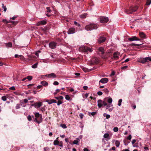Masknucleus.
I'll return each mask as SVG.
<instances>
[{
    "instance_id": "nucleus-35",
    "label": "nucleus",
    "mask_w": 151,
    "mask_h": 151,
    "mask_svg": "<svg viewBox=\"0 0 151 151\" xmlns=\"http://www.w3.org/2000/svg\"><path fill=\"white\" fill-rule=\"evenodd\" d=\"M38 65V63H37L32 66V68H37V65Z\"/></svg>"
},
{
    "instance_id": "nucleus-13",
    "label": "nucleus",
    "mask_w": 151,
    "mask_h": 151,
    "mask_svg": "<svg viewBox=\"0 0 151 151\" xmlns=\"http://www.w3.org/2000/svg\"><path fill=\"white\" fill-rule=\"evenodd\" d=\"M139 35V36L143 39L146 38V35L142 32H140Z\"/></svg>"
},
{
    "instance_id": "nucleus-45",
    "label": "nucleus",
    "mask_w": 151,
    "mask_h": 151,
    "mask_svg": "<svg viewBox=\"0 0 151 151\" xmlns=\"http://www.w3.org/2000/svg\"><path fill=\"white\" fill-rule=\"evenodd\" d=\"M2 7L4 8V11L5 12L6 11V6H4V4H2Z\"/></svg>"
},
{
    "instance_id": "nucleus-31",
    "label": "nucleus",
    "mask_w": 151,
    "mask_h": 151,
    "mask_svg": "<svg viewBox=\"0 0 151 151\" xmlns=\"http://www.w3.org/2000/svg\"><path fill=\"white\" fill-rule=\"evenodd\" d=\"M20 106H22V104H17L15 107L16 109H18L20 108Z\"/></svg>"
},
{
    "instance_id": "nucleus-41",
    "label": "nucleus",
    "mask_w": 151,
    "mask_h": 151,
    "mask_svg": "<svg viewBox=\"0 0 151 151\" xmlns=\"http://www.w3.org/2000/svg\"><path fill=\"white\" fill-rule=\"evenodd\" d=\"M1 99L4 101H5L6 100V96H2L1 97Z\"/></svg>"
},
{
    "instance_id": "nucleus-63",
    "label": "nucleus",
    "mask_w": 151,
    "mask_h": 151,
    "mask_svg": "<svg viewBox=\"0 0 151 151\" xmlns=\"http://www.w3.org/2000/svg\"><path fill=\"white\" fill-rule=\"evenodd\" d=\"M110 117V116L109 114H107L106 116V117L107 119L109 118Z\"/></svg>"
},
{
    "instance_id": "nucleus-4",
    "label": "nucleus",
    "mask_w": 151,
    "mask_h": 151,
    "mask_svg": "<svg viewBox=\"0 0 151 151\" xmlns=\"http://www.w3.org/2000/svg\"><path fill=\"white\" fill-rule=\"evenodd\" d=\"M109 21V19L107 17H101L100 19V22L101 23H106Z\"/></svg>"
},
{
    "instance_id": "nucleus-21",
    "label": "nucleus",
    "mask_w": 151,
    "mask_h": 151,
    "mask_svg": "<svg viewBox=\"0 0 151 151\" xmlns=\"http://www.w3.org/2000/svg\"><path fill=\"white\" fill-rule=\"evenodd\" d=\"M41 83L45 86H47L48 84V83L45 81H41Z\"/></svg>"
},
{
    "instance_id": "nucleus-32",
    "label": "nucleus",
    "mask_w": 151,
    "mask_h": 151,
    "mask_svg": "<svg viewBox=\"0 0 151 151\" xmlns=\"http://www.w3.org/2000/svg\"><path fill=\"white\" fill-rule=\"evenodd\" d=\"M113 105L111 104H109L107 105L106 106V109H108L109 108V107H111Z\"/></svg>"
},
{
    "instance_id": "nucleus-22",
    "label": "nucleus",
    "mask_w": 151,
    "mask_h": 151,
    "mask_svg": "<svg viewBox=\"0 0 151 151\" xmlns=\"http://www.w3.org/2000/svg\"><path fill=\"white\" fill-rule=\"evenodd\" d=\"M58 137L57 138V139L55 140L53 142V144L55 145H58L59 143V141L57 140L58 139Z\"/></svg>"
},
{
    "instance_id": "nucleus-20",
    "label": "nucleus",
    "mask_w": 151,
    "mask_h": 151,
    "mask_svg": "<svg viewBox=\"0 0 151 151\" xmlns=\"http://www.w3.org/2000/svg\"><path fill=\"white\" fill-rule=\"evenodd\" d=\"M87 46H83L79 48L80 50L83 52H86Z\"/></svg>"
},
{
    "instance_id": "nucleus-56",
    "label": "nucleus",
    "mask_w": 151,
    "mask_h": 151,
    "mask_svg": "<svg viewBox=\"0 0 151 151\" xmlns=\"http://www.w3.org/2000/svg\"><path fill=\"white\" fill-rule=\"evenodd\" d=\"M19 57H20V59L21 60H23L24 59V57L22 55H20L19 56Z\"/></svg>"
},
{
    "instance_id": "nucleus-60",
    "label": "nucleus",
    "mask_w": 151,
    "mask_h": 151,
    "mask_svg": "<svg viewBox=\"0 0 151 151\" xmlns=\"http://www.w3.org/2000/svg\"><path fill=\"white\" fill-rule=\"evenodd\" d=\"M3 22H6V23H8L9 22L7 21L6 19H4L3 20Z\"/></svg>"
},
{
    "instance_id": "nucleus-64",
    "label": "nucleus",
    "mask_w": 151,
    "mask_h": 151,
    "mask_svg": "<svg viewBox=\"0 0 151 151\" xmlns=\"http://www.w3.org/2000/svg\"><path fill=\"white\" fill-rule=\"evenodd\" d=\"M79 116H80V117H81V118L82 119L83 118V114H79Z\"/></svg>"
},
{
    "instance_id": "nucleus-27",
    "label": "nucleus",
    "mask_w": 151,
    "mask_h": 151,
    "mask_svg": "<svg viewBox=\"0 0 151 151\" xmlns=\"http://www.w3.org/2000/svg\"><path fill=\"white\" fill-rule=\"evenodd\" d=\"M41 115L39 114L38 112L36 113H35V118H37L38 119V117H39Z\"/></svg>"
},
{
    "instance_id": "nucleus-7",
    "label": "nucleus",
    "mask_w": 151,
    "mask_h": 151,
    "mask_svg": "<svg viewBox=\"0 0 151 151\" xmlns=\"http://www.w3.org/2000/svg\"><path fill=\"white\" fill-rule=\"evenodd\" d=\"M49 45L50 48L54 49L56 47L57 43L54 42H52L49 43Z\"/></svg>"
},
{
    "instance_id": "nucleus-58",
    "label": "nucleus",
    "mask_w": 151,
    "mask_h": 151,
    "mask_svg": "<svg viewBox=\"0 0 151 151\" xmlns=\"http://www.w3.org/2000/svg\"><path fill=\"white\" fill-rule=\"evenodd\" d=\"M102 93L101 91H98L97 92V94L99 96H101L102 95Z\"/></svg>"
},
{
    "instance_id": "nucleus-5",
    "label": "nucleus",
    "mask_w": 151,
    "mask_h": 151,
    "mask_svg": "<svg viewBox=\"0 0 151 151\" xmlns=\"http://www.w3.org/2000/svg\"><path fill=\"white\" fill-rule=\"evenodd\" d=\"M92 62H93L91 63L92 64H98L100 62V60L97 57H94L93 58Z\"/></svg>"
},
{
    "instance_id": "nucleus-6",
    "label": "nucleus",
    "mask_w": 151,
    "mask_h": 151,
    "mask_svg": "<svg viewBox=\"0 0 151 151\" xmlns=\"http://www.w3.org/2000/svg\"><path fill=\"white\" fill-rule=\"evenodd\" d=\"M119 55V53L117 52H115L113 54V56L111 58L112 59L116 60L118 59L119 57L118 56Z\"/></svg>"
},
{
    "instance_id": "nucleus-52",
    "label": "nucleus",
    "mask_w": 151,
    "mask_h": 151,
    "mask_svg": "<svg viewBox=\"0 0 151 151\" xmlns=\"http://www.w3.org/2000/svg\"><path fill=\"white\" fill-rule=\"evenodd\" d=\"M105 100L104 99V100L103 101V104L104 106H106L107 105V104L106 102L105 101Z\"/></svg>"
},
{
    "instance_id": "nucleus-34",
    "label": "nucleus",
    "mask_w": 151,
    "mask_h": 151,
    "mask_svg": "<svg viewBox=\"0 0 151 151\" xmlns=\"http://www.w3.org/2000/svg\"><path fill=\"white\" fill-rule=\"evenodd\" d=\"M63 103V101L60 100H59L57 103V105L58 106L60 105V104H62Z\"/></svg>"
},
{
    "instance_id": "nucleus-54",
    "label": "nucleus",
    "mask_w": 151,
    "mask_h": 151,
    "mask_svg": "<svg viewBox=\"0 0 151 151\" xmlns=\"http://www.w3.org/2000/svg\"><path fill=\"white\" fill-rule=\"evenodd\" d=\"M128 68V66L127 65L124 66L122 68V69H126Z\"/></svg>"
},
{
    "instance_id": "nucleus-12",
    "label": "nucleus",
    "mask_w": 151,
    "mask_h": 151,
    "mask_svg": "<svg viewBox=\"0 0 151 151\" xmlns=\"http://www.w3.org/2000/svg\"><path fill=\"white\" fill-rule=\"evenodd\" d=\"M106 38L104 37L100 36L98 39V42L99 44H101L105 41Z\"/></svg>"
},
{
    "instance_id": "nucleus-3",
    "label": "nucleus",
    "mask_w": 151,
    "mask_h": 151,
    "mask_svg": "<svg viewBox=\"0 0 151 151\" xmlns=\"http://www.w3.org/2000/svg\"><path fill=\"white\" fill-rule=\"evenodd\" d=\"M98 28L96 24H91L87 25L85 27V29L87 30H91L93 29H96Z\"/></svg>"
},
{
    "instance_id": "nucleus-59",
    "label": "nucleus",
    "mask_w": 151,
    "mask_h": 151,
    "mask_svg": "<svg viewBox=\"0 0 151 151\" xmlns=\"http://www.w3.org/2000/svg\"><path fill=\"white\" fill-rule=\"evenodd\" d=\"M59 100H60L61 101H62L63 99V97L62 96H60L59 97Z\"/></svg>"
},
{
    "instance_id": "nucleus-38",
    "label": "nucleus",
    "mask_w": 151,
    "mask_h": 151,
    "mask_svg": "<svg viewBox=\"0 0 151 151\" xmlns=\"http://www.w3.org/2000/svg\"><path fill=\"white\" fill-rule=\"evenodd\" d=\"M47 9V12H50L52 11L50 9V7H46Z\"/></svg>"
},
{
    "instance_id": "nucleus-42",
    "label": "nucleus",
    "mask_w": 151,
    "mask_h": 151,
    "mask_svg": "<svg viewBox=\"0 0 151 151\" xmlns=\"http://www.w3.org/2000/svg\"><path fill=\"white\" fill-rule=\"evenodd\" d=\"M74 24L75 25L78 26V27H80V24L76 21L74 22Z\"/></svg>"
},
{
    "instance_id": "nucleus-15",
    "label": "nucleus",
    "mask_w": 151,
    "mask_h": 151,
    "mask_svg": "<svg viewBox=\"0 0 151 151\" xmlns=\"http://www.w3.org/2000/svg\"><path fill=\"white\" fill-rule=\"evenodd\" d=\"M45 76L50 78H55L56 77V75L53 73H52L48 75H45Z\"/></svg>"
},
{
    "instance_id": "nucleus-53",
    "label": "nucleus",
    "mask_w": 151,
    "mask_h": 151,
    "mask_svg": "<svg viewBox=\"0 0 151 151\" xmlns=\"http://www.w3.org/2000/svg\"><path fill=\"white\" fill-rule=\"evenodd\" d=\"M53 84L54 85H57L59 84V83L58 81H54L53 83Z\"/></svg>"
},
{
    "instance_id": "nucleus-25",
    "label": "nucleus",
    "mask_w": 151,
    "mask_h": 151,
    "mask_svg": "<svg viewBox=\"0 0 151 151\" xmlns=\"http://www.w3.org/2000/svg\"><path fill=\"white\" fill-rule=\"evenodd\" d=\"M115 144L116 147H118L119 146L120 143L118 141L116 140L115 142Z\"/></svg>"
},
{
    "instance_id": "nucleus-9",
    "label": "nucleus",
    "mask_w": 151,
    "mask_h": 151,
    "mask_svg": "<svg viewBox=\"0 0 151 151\" xmlns=\"http://www.w3.org/2000/svg\"><path fill=\"white\" fill-rule=\"evenodd\" d=\"M128 40L130 41H132L134 40L140 41L141 39L138 38L136 36H134L131 37L130 38H129Z\"/></svg>"
},
{
    "instance_id": "nucleus-19",
    "label": "nucleus",
    "mask_w": 151,
    "mask_h": 151,
    "mask_svg": "<svg viewBox=\"0 0 151 151\" xmlns=\"http://www.w3.org/2000/svg\"><path fill=\"white\" fill-rule=\"evenodd\" d=\"M47 23V22L45 20H42L38 22L37 23V26H39L40 25H45Z\"/></svg>"
},
{
    "instance_id": "nucleus-62",
    "label": "nucleus",
    "mask_w": 151,
    "mask_h": 151,
    "mask_svg": "<svg viewBox=\"0 0 151 151\" xmlns=\"http://www.w3.org/2000/svg\"><path fill=\"white\" fill-rule=\"evenodd\" d=\"M88 87L87 86H84L83 88L84 89V90H87V88H88Z\"/></svg>"
},
{
    "instance_id": "nucleus-30",
    "label": "nucleus",
    "mask_w": 151,
    "mask_h": 151,
    "mask_svg": "<svg viewBox=\"0 0 151 151\" xmlns=\"http://www.w3.org/2000/svg\"><path fill=\"white\" fill-rule=\"evenodd\" d=\"M9 22L13 24L14 25L16 24L18 22L17 21H9Z\"/></svg>"
},
{
    "instance_id": "nucleus-40",
    "label": "nucleus",
    "mask_w": 151,
    "mask_h": 151,
    "mask_svg": "<svg viewBox=\"0 0 151 151\" xmlns=\"http://www.w3.org/2000/svg\"><path fill=\"white\" fill-rule=\"evenodd\" d=\"M122 101V99H119V100L118 105L119 106H120L121 105V103Z\"/></svg>"
},
{
    "instance_id": "nucleus-23",
    "label": "nucleus",
    "mask_w": 151,
    "mask_h": 151,
    "mask_svg": "<svg viewBox=\"0 0 151 151\" xmlns=\"http://www.w3.org/2000/svg\"><path fill=\"white\" fill-rule=\"evenodd\" d=\"M105 100H107L108 102L109 103V104H111L112 101V99L111 98H109L108 99V98H106L105 99Z\"/></svg>"
},
{
    "instance_id": "nucleus-51",
    "label": "nucleus",
    "mask_w": 151,
    "mask_h": 151,
    "mask_svg": "<svg viewBox=\"0 0 151 151\" xmlns=\"http://www.w3.org/2000/svg\"><path fill=\"white\" fill-rule=\"evenodd\" d=\"M78 142V141L77 140H75L73 141V143L74 144L77 145Z\"/></svg>"
},
{
    "instance_id": "nucleus-17",
    "label": "nucleus",
    "mask_w": 151,
    "mask_h": 151,
    "mask_svg": "<svg viewBox=\"0 0 151 151\" xmlns=\"http://www.w3.org/2000/svg\"><path fill=\"white\" fill-rule=\"evenodd\" d=\"M108 80L106 78H102L100 81L99 82H101L102 83H107L108 81Z\"/></svg>"
},
{
    "instance_id": "nucleus-10",
    "label": "nucleus",
    "mask_w": 151,
    "mask_h": 151,
    "mask_svg": "<svg viewBox=\"0 0 151 151\" xmlns=\"http://www.w3.org/2000/svg\"><path fill=\"white\" fill-rule=\"evenodd\" d=\"M148 60L151 61V58L150 57H146L143 58L141 60V62L142 63H145L147 62H148Z\"/></svg>"
},
{
    "instance_id": "nucleus-36",
    "label": "nucleus",
    "mask_w": 151,
    "mask_h": 151,
    "mask_svg": "<svg viewBox=\"0 0 151 151\" xmlns=\"http://www.w3.org/2000/svg\"><path fill=\"white\" fill-rule=\"evenodd\" d=\"M29 81H31L32 78V77L31 76H28L26 77Z\"/></svg>"
},
{
    "instance_id": "nucleus-55",
    "label": "nucleus",
    "mask_w": 151,
    "mask_h": 151,
    "mask_svg": "<svg viewBox=\"0 0 151 151\" xmlns=\"http://www.w3.org/2000/svg\"><path fill=\"white\" fill-rule=\"evenodd\" d=\"M34 84H30L28 85L27 86L28 88H30L32 86H34Z\"/></svg>"
},
{
    "instance_id": "nucleus-47",
    "label": "nucleus",
    "mask_w": 151,
    "mask_h": 151,
    "mask_svg": "<svg viewBox=\"0 0 151 151\" xmlns=\"http://www.w3.org/2000/svg\"><path fill=\"white\" fill-rule=\"evenodd\" d=\"M59 146L62 147H63V142L62 141H60V142H59V144L58 145Z\"/></svg>"
},
{
    "instance_id": "nucleus-29",
    "label": "nucleus",
    "mask_w": 151,
    "mask_h": 151,
    "mask_svg": "<svg viewBox=\"0 0 151 151\" xmlns=\"http://www.w3.org/2000/svg\"><path fill=\"white\" fill-rule=\"evenodd\" d=\"M151 3V0H147L146 3V5H149Z\"/></svg>"
},
{
    "instance_id": "nucleus-46",
    "label": "nucleus",
    "mask_w": 151,
    "mask_h": 151,
    "mask_svg": "<svg viewBox=\"0 0 151 151\" xmlns=\"http://www.w3.org/2000/svg\"><path fill=\"white\" fill-rule=\"evenodd\" d=\"M113 130L115 132H117L118 131V128L117 127H115L114 128Z\"/></svg>"
},
{
    "instance_id": "nucleus-18",
    "label": "nucleus",
    "mask_w": 151,
    "mask_h": 151,
    "mask_svg": "<svg viewBox=\"0 0 151 151\" xmlns=\"http://www.w3.org/2000/svg\"><path fill=\"white\" fill-rule=\"evenodd\" d=\"M42 116L41 115L40 117H38V119L35 118V121L37 122L38 123H39L41 122L42 121Z\"/></svg>"
},
{
    "instance_id": "nucleus-26",
    "label": "nucleus",
    "mask_w": 151,
    "mask_h": 151,
    "mask_svg": "<svg viewBox=\"0 0 151 151\" xmlns=\"http://www.w3.org/2000/svg\"><path fill=\"white\" fill-rule=\"evenodd\" d=\"M6 46L7 47H11L12 46V44L11 42H9L6 44Z\"/></svg>"
},
{
    "instance_id": "nucleus-61",
    "label": "nucleus",
    "mask_w": 151,
    "mask_h": 151,
    "mask_svg": "<svg viewBox=\"0 0 151 151\" xmlns=\"http://www.w3.org/2000/svg\"><path fill=\"white\" fill-rule=\"evenodd\" d=\"M132 138V136L131 135H129L128 137H127V139L129 140H131Z\"/></svg>"
},
{
    "instance_id": "nucleus-8",
    "label": "nucleus",
    "mask_w": 151,
    "mask_h": 151,
    "mask_svg": "<svg viewBox=\"0 0 151 151\" xmlns=\"http://www.w3.org/2000/svg\"><path fill=\"white\" fill-rule=\"evenodd\" d=\"M42 102H38L32 104V106H34L36 108H40L42 105Z\"/></svg>"
},
{
    "instance_id": "nucleus-44",
    "label": "nucleus",
    "mask_w": 151,
    "mask_h": 151,
    "mask_svg": "<svg viewBox=\"0 0 151 151\" xmlns=\"http://www.w3.org/2000/svg\"><path fill=\"white\" fill-rule=\"evenodd\" d=\"M27 119L29 121H30L32 120V117L30 115H29L27 116Z\"/></svg>"
},
{
    "instance_id": "nucleus-33",
    "label": "nucleus",
    "mask_w": 151,
    "mask_h": 151,
    "mask_svg": "<svg viewBox=\"0 0 151 151\" xmlns=\"http://www.w3.org/2000/svg\"><path fill=\"white\" fill-rule=\"evenodd\" d=\"M60 126L64 129H65L67 128V126L65 124H61Z\"/></svg>"
},
{
    "instance_id": "nucleus-1",
    "label": "nucleus",
    "mask_w": 151,
    "mask_h": 151,
    "mask_svg": "<svg viewBox=\"0 0 151 151\" xmlns=\"http://www.w3.org/2000/svg\"><path fill=\"white\" fill-rule=\"evenodd\" d=\"M138 8V7L137 6H132L129 7L128 9L125 10V12L127 14H130L136 11L137 10Z\"/></svg>"
},
{
    "instance_id": "nucleus-14",
    "label": "nucleus",
    "mask_w": 151,
    "mask_h": 151,
    "mask_svg": "<svg viewBox=\"0 0 151 151\" xmlns=\"http://www.w3.org/2000/svg\"><path fill=\"white\" fill-rule=\"evenodd\" d=\"M45 101L48 103L49 104H50L53 103H56L57 101L56 100L54 99H51L50 100L47 99Z\"/></svg>"
},
{
    "instance_id": "nucleus-11",
    "label": "nucleus",
    "mask_w": 151,
    "mask_h": 151,
    "mask_svg": "<svg viewBox=\"0 0 151 151\" xmlns=\"http://www.w3.org/2000/svg\"><path fill=\"white\" fill-rule=\"evenodd\" d=\"M75 32V29L74 28H70L69 29L67 33L68 34H71L74 33Z\"/></svg>"
},
{
    "instance_id": "nucleus-37",
    "label": "nucleus",
    "mask_w": 151,
    "mask_h": 151,
    "mask_svg": "<svg viewBox=\"0 0 151 151\" xmlns=\"http://www.w3.org/2000/svg\"><path fill=\"white\" fill-rule=\"evenodd\" d=\"M109 136V134L108 133H106L104 135V138H107Z\"/></svg>"
},
{
    "instance_id": "nucleus-48",
    "label": "nucleus",
    "mask_w": 151,
    "mask_h": 151,
    "mask_svg": "<svg viewBox=\"0 0 151 151\" xmlns=\"http://www.w3.org/2000/svg\"><path fill=\"white\" fill-rule=\"evenodd\" d=\"M88 51L91 52L92 51V50L90 47H87V48L86 49V52H87Z\"/></svg>"
},
{
    "instance_id": "nucleus-2",
    "label": "nucleus",
    "mask_w": 151,
    "mask_h": 151,
    "mask_svg": "<svg viewBox=\"0 0 151 151\" xmlns=\"http://www.w3.org/2000/svg\"><path fill=\"white\" fill-rule=\"evenodd\" d=\"M105 50H104V48L102 47H99L96 49V52L99 54V55H101V57L104 59L105 58V57L103 55L104 53Z\"/></svg>"
},
{
    "instance_id": "nucleus-50",
    "label": "nucleus",
    "mask_w": 151,
    "mask_h": 151,
    "mask_svg": "<svg viewBox=\"0 0 151 151\" xmlns=\"http://www.w3.org/2000/svg\"><path fill=\"white\" fill-rule=\"evenodd\" d=\"M49 150V148L48 147H45L44 148V151H47Z\"/></svg>"
},
{
    "instance_id": "nucleus-16",
    "label": "nucleus",
    "mask_w": 151,
    "mask_h": 151,
    "mask_svg": "<svg viewBox=\"0 0 151 151\" xmlns=\"http://www.w3.org/2000/svg\"><path fill=\"white\" fill-rule=\"evenodd\" d=\"M98 106L99 108L102 107L103 105V101L101 99L99 100L98 101Z\"/></svg>"
},
{
    "instance_id": "nucleus-39",
    "label": "nucleus",
    "mask_w": 151,
    "mask_h": 151,
    "mask_svg": "<svg viewBox=\"0 0 151 151\" xmlns=\"http://www.w3.org/2000/svg\"><path fill=\"white\" fill-rule=\"evenodd\" d=\"M65 99L67 100H69L70 99V98L68 95H65Z\"/></svg>"
},
{
    "instance_id": "nucleus-24",
    "label": "nucleus",
    "mask_w": 151,
    "mask_h": 151,
    "mask_svg": "<svg viewBox=\"0 0 151 151\" xmlns=\"http://www.w3.org/2000/svg\"><path fill=\"white\" fill-rule=\"evenodd\" d=\"M82 69L83 70V71L85 72L90 71V69H89L87 68H86L85 67H83L82 68Z\"/></svg>"
},
{
    "instance_id": "nucleus-28",
    "label": "nucleus",
    "mask_w": 151,
    "mask_h": 151,
    "mask_svg": "<svg viewBox=\"0 0 151 151\" xmlns=\"http://www.w3.org/2000/svg\"><path fill=\"white\" fill-rule=\"evenodd\" d=\"M141 45H142V44H136L132 43L131 44H130V45H131L132 46H139Z\"/></svg>"
},
{
    "instance_id": "nucleus-43",
    "label": "nucleus",
    "mask_w": 151,
    "mask_h": 151,
    "mask_svg": "<svg viewBox=\"0 0 151 151\" xmlns=\"http://www.w3.org/2000/svg\"><path fill=\"white\" fill-rule=\"evenodd\" d=\"M103 91H104L106 93H108L109 92V90L106 88L104 89Z\"/></svg>"
},
{
    "instance_id": "nucleus-49",
    "label": "nucleus",
    "mask_w": 151,
    "mask_h": 151,
    "mask_svg": "<svg viewBox=\"0 0 151 151\" xmlns=\"http://www.w3.org/2000/svg\"><path fill=\"white\" fill-rule=\"evenodd\" d=\"M9 89L11 90H15V87L14 86L11 87L9 88Z\"/></svg>"
},
{
    "instance_id": "nucleus-57",
    "label": "nucleus",
    "mask_w": 151,
    "mask_h": 151,
    "mask_svg": "<svg viewBox=\"0 0 151 151\" xmlns=\"http://www.w3.org/2000/svg\"><path fill=\"white\" fill-rule=\"evenodd\" d=\"M90 113L91 115L94 116V115H95V114H96L97 112H92L91 113Z\"/></svg>"
}]
</instances>
